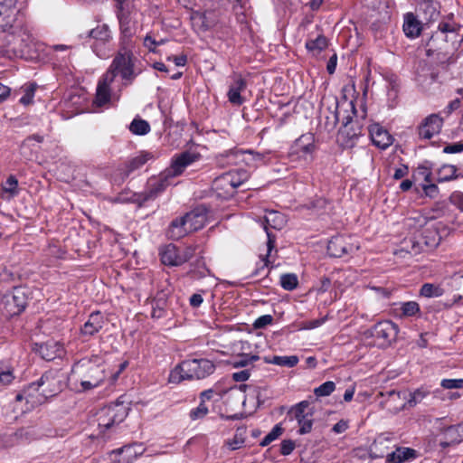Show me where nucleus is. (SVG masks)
Listing matches in <instances>:
<instances>
[{"instance_id": "obj_12", "label": "nucleus", "mask_w": 463, "mask_h": 463, "mask_svg": "<svg viewBox=\"0 0 463 463\" xmlns=\"http://www.w3.org/2000/svg\"><path fill=\"white\" fill-rule=\"evenodd\" d=\"M359 249L353 236L337 235L333 237L327 244V252L331 257L341 258L345 255L353 254Z\"/></svg>"}, {"instance_id": "obj_14", "label": "nucleus", "mask_w": 463, "mask_h": 463, "mask_svg": "<svg viewBox=\"0 0 463 463\" xmlns=\"http://www.w3.org/2000/svg\"><path fill=\"white\" fill-rule=\"evenodd\" d=\"M32 42L31 34L24 28H16L6 36L9 51L14 55H23L24 48Z\"/></svg>"}, {"instance_id": "obj_52", "label": "nucleus", "mask_w": 463, "mask_h": 463, "mask_svg": "<svg viewBox=\"0 0 463 463\" xmlns=\"http://www.w3.org/2000/svg\"><path fill=\"white\" fill-rule=\"evenodd\" d=\"M450 203L460 212H463V193L460 191L453 192L449 196Z\"/></svg>"}, {"instance_id": "obj_10", "label": "nucleus", "mask_w": 463, "mask_h": 463, "mask_svg": "<svg viewBox=\"0 0 463 463\" xmlns=\"http://www.w3.org/2000/svg\"><path fill=\"white\" fill-rule=\"evenodd\" d=\"M194 249L186 247L179 249L175 244H168L160 250V259L164 265L180 266L193 258Z\"/></svg>"}, {"instance_id": "obj_39", "label": "nucleus", "mask_w": 463, "mask_h": 463, "mask_svg": "<svg viewBox=\"0 0 463 463\" xmlns=\"http://www.w3.org/2000/svg\"><path fill=\"white\" fill-rule=\"evenodd\" d=\"M428 392L425 391L424 389H417L416 391H414L413 392L410 393V398L408 399L407 402L402 404L401 406V410H403L405 409L406 405H408L409 407H414L416 406L419 402H420L427 395H428Z\"/></svg>"}, {"instance_id": "obj_32", "label": "nucleus", "mask_w": 463, "mask_h": 463, "mask_svg": "<svg viewBox=\"0 0 463 463\" xmlns=\"http://www.w3.org/2000/svg\"><path fill=\"white\" fill-rule=\"evenodd\" d=\"M264 362L266 364H276L279 366H284L292 368L296 366L298 363V357L297 355H289V356H279L274 355L273 357H264Z\"/></svg>"}, {"instance_id": "obj_55", "label": "nucleus", "mask_w": 463, "mask_h": 463, "mask_svg": "<svg viewBox=\"0 0 463 463\" xmlns=\"http://www.w3.org/2000/svg\"><path fill=\"white\" fill-rule=\"evenodd\" d=\"M34 97V88L33 86H28L24 90V95L20 99V103L23 105H29L33 102Z\"/></svg>"}, {"instance_id": "obj_16", "label": "nucleus", "mask_w": 463, "mask_h": 463, "mask_svg": "<svg viewBox=\"0 0 463 463\" xmlns=\"http://www.w3.org/2000/svg\"><path fill=\"white\" fill-rule=\"evenodd\" d=\"M200 155L198 153L189 151L181 153L173 159L167 175L177 176L182 175L187 166L198 161Z\"/></svg>"}, {"instance_id": "obj_13", "label": "nucleus", "mask_w": 463, "mask_h": 463, "mask_svg": "<svg viewBox=\"0 0 463 463\" xmlns=\"http://www.w3.org/2000/svg\"><path fill=\"white\" fill-rule=\"evenodd\" d=\"M315 149L314 137L311 134H304L293 143L289 156L307 161L312 157Z\"/></svg>"}, {"instance_id": "obj_31", "label": "nucleus", "mask_w": 463, "mask_h": 463, "mask_svg": "<svg viewBox=\"0 0 463 463\" xmlns=\"http://www.w3.org/2000/svg\"><path fill=\"white\" fill-rule=\"evenodd\" d=\"M3 197L6 200H11L18 195L19 187L18 180L14 175H10L6 181L2 184Z\"/></svg>"}, {"instance_id": "obj_58", "label": "nucleus", "mask_w": 463, "mask_h": 463, "mask_svg": "<svg viewBox=\"0 0 463 463\" xmlns=\"http://www.w3.org/2000/svg\"><path fill=\"white\" fill-rule=\"evenodd\" d=\"M463 151V142L452 143L447 145L443 148V152L446 154H456Z\"/></svg>"}, {"instance_id": "obj_22", "label": "nucleus", "mask_w": 463, "mask_h": 463, "mask_svg": "<svg viewBox=\"0 0 463 463\" xmlns=\"http://www.w3.org/2000/svg\"><path fill=\"white\" fill-rule=\"evenodd\" d=\"M114 82V80H109L107 79V74L104 73L103 76L99 80L97 90H96V97L94 103L98 107H102L108 104L111 99V89L110 85Z\"/></svg>"}, {"instance_id": "obj_29", "label": "nucleus", "mask_w": 463, "mask_h": 463, "mask_svg": "<svg viewBox=\"0 0 463 463\" xmlns=\"http://www.w3.org/2000/svg\"><path fill=\"white\" fill-rule=\"evenodd\" d=\"M392 439L385 434L379 435L371 446V450L377 458L384 457L385 453L391 449Z\"/></svg>"}, {"instance_id": "obj_19", "label": "nucleus", "mask_w": 463, "mask_h": 463, "mask_svg": "<svg viewBox=\"0 0 463 463\" xmlns=\"http://www.w3.org/2000/svg\"><path fill=\"white\" fill-rule=\"evenodd\" d=\"M350 123L351 118L346 117L345 121H344V128L339 130L337 137V141L345 148L354 146L357 139L361 136V129H354L352 126H349Z\"/></svg>"}, {"instance_id": "obj_57", "label": "nucleus", "mask_w": 463, "mask_h": 463, "mask_svg": "<svg viewBox=\"0 0 463 463\" xmlns=\"http://www.w3.org/2000/svg\"><path fill=\"white\" fill-rule=\"evenodd\" d=\"M48 373L52 375V378L43 386L39 388L38 392H42L43 390H48V389L54 390L52 392V394L48 396V397H52L57 393V392L59 391V387L56 386V383H55L56 381H55V378L53 377V374L52 373Z\"/></svg>"}, {"instance_id": "obj_49", "label": "nucleus", "mask_w": 463, "mask_h": 463, "mask_svg": "<svg viewBox=\"0 0 463 463\" xmlns=\"http://www.w3.org/2000/svg\"><path fill=\"white\" fill-rule=\"evenodd\" d=\"M14 379L13 370L0 369V387H5L10 384Z\"/></svg>"}, {"instance_id": "obj_62", "label": "nucleus", "mask_w": 463, "mask_h": 463, "mask_svg": "<svg viewBox=\"0 0 463 463\" xmlns=\"http://www.w3.org/2000/svg\"><path fill=\"white\" fill-rule=\"evenodd\" d=\"M249 377H250V371L247 369L232 373V379L235 382H245L249 379Z\"/></svg>"}, {"instance_id": "obj_15", "label": "nucleus", "mask_w": 463, "mask_h": 463, "mask_svg": "<svg viewBox=\"0 0 463 463\" xmlns=\"http://www.w3.org/2000/svg\"><path fill=\"white\" fill-rule=\"evenodd\" d=\"M119 21V47L135 48L133 36L136 33L135 25L131 22L128 15L125 14L122 11L118 14Z\"/></svg>"}, {"instance_id": "obj_6", "label": "nucleus", "mask_w": 463, "mask_h": 463, "mask_svg": "<svg viewBox=\"0 0 463 463\" xmlns=\"http://www.w3.org/2000/svg\"><path fill=\"white\" fill-rule=\"evenodd\" d=\"M286 222L287 221L284 214L279 212L269 211L265 214L262 225L266 232L268 240L267 252L264 255H260V260L262 263L261 269L269 267L271 262L269 260L272 257L271 252L275 249L276 235L273 234L271 230L274 229L279 231L285 226Z\"/></svg>"}, {"instance_id": "obj_4", "label": "nucleus", "mask_w": 463, "mask_h": 463, "mask_svg": "<svg viewBox=\"0 0 463 463\" xmlns=\"http://www.w3.org/2000/svg\"><path fill=\"white\" fill-rule=\"evenodd\" d=\"M215 370L214 364L208 359H191L183 361L170 374L171 382L184 379H203Z\"/></svg>"}, {"instance_id": "obj_1", "label": "nucleus", "mask_w": 463, "mask_h": 463, "mask_svg": "<svg viewBox=\"0 0 463 463\" xmlns=\"http://www.w3.org/2000/svg\"><path fill=\"white\" fill-rule=\"evenodd\" d=\"M106 377L105 366L98 357L82 358L73 364L68 384L74 392H82L100 386Z\"/></svg>"}, {"instance_id": "obj_18", "label": "nucleus", "mask_w": 463, "mask_h": 463, "mask_svg": "<svg viewBox=\"0 0 463 463\" xmlns=\"http://www.w3.org/2000/svg\"><path fill=\"white\" fill-rule=\"evenodd\" d=\"M443 124V119L437 114L427 117L419 127V136L424 139H430L439 134Z\"/></svg>"}, {"instance_id": "obj_54", "label": "nucleus", "mask_w": 463, "mask_h": 463, "mask_svg": "<svg viewBox=\"0 0 463 463\" xmlns=\"http://www.w3.org/2000/svg\"><path fill=\"white\" fill-rule=\"evenodd\" d=\"M326 320V317L317 318V319H312L308 321H305L301 325V328L305 330H311L315 329L317 327H319L322 326Z\"/></svg>"}, {"instance_id": "obj_38", "label": "nucleus", "mask_w": 463, "mask_h": 463, "mask_svg": "<svg viewBox=\"0 0 463 463\" xmlns=\"http://www.w3.org/2000/svg\"><path fill=\"white\" fill-rule=\"evenodd\" d=\"M280 286L285 290H294L298 285V279L294 273H287L280 276Z\"/></svg>"}, {"instance_id": "obj_46", "label": "nucleus", "mask_w": 463, "mask_h": 463, "mask_svg": "<svg viewBox=\"0 0 463 463\" xmlns=\"http://www.w3.org/2000/svg\"><path fill=\"white\" fill-rule=\"evenodd\" d=\"M238 156H239L238 152L228 151V152L219 156L218 163L220 165H222V166L225 165H234L237 163Z\"/></svg>"}, {"instance_id": "obj_45", "label": "nucleus", "mask_w": 463, "mask_h": 463, "mask_svg": "<svg viewBox=\"0 0 463 463\" xmlns=\"http://www.w3.org/2000/svg\"><path fill=\"white\" fill-rule=\"evenodd\" d=\"M260 359L259 355L243 354L233 361L234 367H245Z\"/></svg>"}, {"instance_id": "obj_33", "label": "nucleus", "mask_w": 463, "mask_h": 463, "mask_svg": "<svg viewBox=\"0 0 463 463\" xmlns=\"http://www.w3.org/2000/svg\"><path fill=\"white\" fill-rule=\"evenodd\" d=\"M421 250H422V246L420 242H418L412 239H409V240H404L402 241L401 249L398 250L397 251H395V254L400 255L402 257L403 256L402 255L403 252L408 253L410 255H417Z\"/></svg>"}, {"instance_id": "obj_26", "label": "nucleus", "mask_w": 463, "mask_h": 463, "mask_svg": "<svg viewBox=\"0 0 463 463\" xmlns=\"http://www.w3.org/2000/svg\"><path fill=\"white\" fill-rule=\"evenodd\" d=\"M190 232L186 225L184 216L174 219L167 229V236L171 240H180L186 236Z\"/></svg>"}, {"instance_id": "obj_8", "label": "nucleus", "mask_w": 463, "mask_h": 463, "mask_svg": "<svg viewBox=\"0 0 463 463\" xmlns=\"http://www.w3.org/2000/svg\"><path fill=\"white\" fill-rule=\"evenodd\" d=\"M93 42L91 48L96 55L101 59L108 58L111 52L109 43L112 40V33L109 27L103 24L91 29L88 34Z\"/></svg>"}, {"instance_id": "obj_37", "label": "nucleus", "mask_w": 463, "mask_h": 463, "mask_svg": "<svg viewBox=\"0 0 463 463\" xmlns=\"http://www.w3.org/2000/svg\"><path fill=\"white\" fill-rule=\"evenodd\" d=\"M12 300L14 305L17 307L16 312L23 311L26 305L25 292L22 288H15L13 292Z\"/></svg>"}, {"instance_id": "obj_63", "label": "nucleus", "mask_w": 463, "mask_h": 463, "mask_svg": "<svg viewBox=\"0 0 463 463\" xmlns=\"http://www.w3.org/2000/svg\"><path fill=\"white\" fill-rule=\"evenodd\" d=\"M168 61H172L176 66H184L187 62L186 55L170 56L167 58Z\"/></svg>"}, {"instance_id": "obj_21", "label": "nucleus", "mask_w": 463, "mask_h": 463, "mask_svg": "<svg viewBox=\"0 0 463 463\" xmlns=\"http://www.w3.org/2000/svg\"><path fill=\"white\" fill-rule=\"evenodd\" d=\"M190 232L202 229L207 222V210L199 206L184 215Z\"/></svg>"}, {"instance_id": "obj_44", "label": "nucleus", "mask_w": 463, "mask_h": 463, "mask_svg": "<svg viewBox=\"0 0 463 463\" xmlns=\"http://www.w3.org/2000/svg\"><path fill=\"white\" fill-rule=\"evenodd\" d=\"M442 289L439 286L430 283H425L421 286L420 295L426 298L439 297L442 295Z\"/></svg>"}, {"instance_id": "obj_11", "label": "nucleus", "mask_w": 463, "mask_h": 463, "mask_svg": "<svg viewBox=\"0 0 463 463\" xmlns=\"http://www.w3.org/2000/svg\"><path fill=\"white\" fill-rule=\"evenodd\" d=\"M398 326L390 320H383L375 324L370 330L374 338V345L379 347H387L396 339Z\"/></svg>"}, {"instance_id": "obj_3", "label": "nucleus", "mask_w": 463, "mask_h": 463, "mask_svg": "<svg viewBox=\"0 0 463 463\" xmlns=\"http://www.w3.org/2000/svg\"><path fill=\"white\" fill-rule=\"evenodd\" d=\"M128 413V408L122 402H117L101 408L97 413L99 434L109 438L116 432L117 427L124 421Z\"/></svg>"}, {"instance_id": "obj_42", "label": "nucleus", "mask_w": 463, "mask_h": 463, "mask_svg": "<svg viewBox=\"0 0 463 463\" xmlns=\"http://www.w3.org/2000/svg\"><path fill=\"white\" fill-rule=\"evenodd\" d=\"M194 24L200 26L203 31L208 30L213 25V21H210L207 16V13H195L192 17Z\"/></svg>"}, {"instance_id": "obj_41", "label": "nucleus", "mask_w": 463, "mask_h": 463, "mask_svg": "<svg viewBox=\"0 0 463 463\" xmlns=\"http://www.w3.org/2000/svg\"><path fill=\"white\" fill-rule=\"evenodd\" d=\"M337 109H338V103L335 102V109L329 110L328 114L326 115V117H325V118H326L325 126L328 131L333 130L336 127V125L339 121V112H338Z\"/></svg>"}, {"instance_id": "obj_47", "label": "nucleus", "mask_w": 463, "mask_h": 463, "mask_svg": "<svg viewBox=\"0 0 463 463\" xmlns=\"http://www.w3.org/2000/svg\"><path fill=\"white\" fill-rule=\"evenodd\" d=\"M283 432V429L280 426V424H277L273 427L271 431L264 437V439L261 440L260 445L261 446H268L270 442L277 439Z\"/></svg>"}, {"instance_id": "obj_50", "label": "nucleus", "mask_w": 463, "mask_h": 463, "mask_svg": "<svg viewBox=\"0 0 463 463\" xmlns=\"http://www.w3.org/2000/svg\"><path fill=\"white\" fill-rule=\"evenodd\" d=\"M440 385L445 389H462L463 379H443Z\"/></svg>"}, {"instance_id": "obj_43", "label": "nucleus", "mask_w": 463, "mask_h": 463, "mask_svg": "<svg viewBox=\"0 0 463 463\" xmlns=\"http://www.w3.org/2000/svg\"><path fill=\"white\" fill-rule=\"evenodd\" d=\"M335 390V383L333 381H327L315 388L314 394L317 397H326L329 396Z\"/></svg>"}, {"instance_id": "obj_24", "label": "nucleus", "mask_w": 463, "mask_h": 463, "mask_svg": "<svg viewBox=\"0 0 463 463\" xmlns=\"http://www.w3.org/2000/svg\"><path fill=\"white\" fill-rule=\"evenodd\" d=\"M417 458V451L411 448L397 447L395 450L386 454V463H404Z\"/></svg>"}, {"instance_id": "obj_48", "label": "nucleus", "mask_w": 463, "mask_h": 463, "mask_svg": "<svg viewBox=\"0 0 463 463\" xmlns=\"http://www.w3.org/2000/svg\"><path fill=\"white\" fill-rule=\"evenodd\" d=\"M208 411V407L204 403L200 402L196 408L191 410L189 416L192 420H196L204 418Z\"/></svg>"}, {"instance_id": "obj_53", "label": "nucleus", "mask_w": 463, "mask_h": 463, "mask_svg": "<svg viewBox=\"0 0 463 463\" xmlns=\"http://www.w3.org/2000/svg\"><path fill=\"white\" fill-rule=\"evenodd\" d=\"M273 321L271 315H263L259 317L253 323V327L256 329L264 328L268 325H270Z\"/></svg>"}, {"instance_id": "obj_64", "label": "nucleus", "mask_w": 463, "mask_h": 463, "mask_svg": "<svg viewBox=\"0 0 463 463\" xmlns=\"http://www.w3.org/2000/svg\"><path fill=\"white\" fill-rule=\"evenodd\" d=\"M17 0H0V9L3 10V14L9 9L15 6Z\"/></svg>"}, {"instance_id": "obj_23", "label": "nucleus", "mask_w": 463, "mask_h": 463, "mask_svg": "<svg viewBox=\"0 0 463 463\" xmlns=\"http://www.w3.org/2000/svg\"><path fill=\"white\" fill-rule=\"evenodd\" d=\"M105 318L100 312H92L82 326L80 332L83 335L92 336L104 326Z\"/></svg>"}, {"instance_id": "obj_17", "label": "nucleus", "mask_w": 463, "mask_h": 463, "mask_svg": "<svg viewBox=\"0 0 463 463\" xmlns=\"http://www.w3.org/2000/svg\"><path fill=\"white\" fill-rule=\"evenodd\" d=\"M369 134L373 144L380 149H386L393 142L392 135L378 123L370 125Z\"/></svg>"}, {"instance_id": "obj_36", "label": "nucleus", "mask_w": 463, "mask_h": 463, "mask_svg": "<svg viewBox=\"0 0 463 463\" xmlns=\"http://www.w3.org/2000/svg\"><path fill=\"white\" fill-rule=\"evenodd\" d=\"M129 130L135 135H146L150 131V125L141 118H135L130 123Z\"/></svg>"}, {"instance_id": "obj_27", "label": "nucleus", "mask_w": 463, "mask_h": 463, "mask_svg": "<svg viewBox=\"0 0 463 463\" xmlns=\"http://www.w3.org/2000/svg\"><path fill=\"white\" fill-rule=\"evenodd\" d=\"M153 158V156L149 152L142 151L137 156L131 158L126 164V169L124 171V175L122 180L127 178L132 172L139 169L143 166L147 161Z\"/></svg>"}, {"instance_id": "obj_25", "label": "nucleus", "mask_w": 463, "mask_h": 463, "mask_svg": "<svg viewBox=\"0 0 463 463\" xmlns=\"http://www.w3.org/2000/svg\"><path fill=\"white\" fill-rule=\"evenodd\" d=\"M246 87L245 80L241 76H236L228 91L229 101L234 105H241L244 99L241 96V92L244 91Z\"/></svg>"}, {"instance_id": "obj_34", "label": "nucleus", "mask_w": 463, "mask_h": 463, "mask_svg": "<svg viewBox=\"0 0 463 463\" xmlns=\"http://www.w3.org/2000/svg\"><path fill=\"white\" fill-rule=\"evenodd\" d=\"M399 310L401 317H414L420 313V305L415 301L402 302Z\"/></svg>"}, {"instance_id": "obj_56", "label": "nucleus", "mask_w": 463, "mask_h": 463, "mask_svg": "<svg viewBox=\"0 0 463 463\" xmlns=\"http://www.w3.org/2000/svg\"><path fill=\"white\" fill-rule=\"evenodd\" d=\"M452 287L458 291V297H463V275H455L451 280Z\"/></svg>"}, {"instance_id": "obj_35", "label": "nucleus", "mask_w": 463, "mask_h": 463, "mask_svg": "<svg viewBox=\"0 0 463 463\" xmlns=\"http://www.w3.org/2000/svg\"><path fill=\"white\" fill-rule=\"evenodd\" d=\"M328 45L327 39L323 35L319 34L314 40H307L306 43V48L310 52H320L325 50Z\"/></svg>"}, {"instance_id": "obj_2", "label": "nucleus", "mask_w": 463, "mask_h": 463, "mask_svg": "<svg viewBox=\"0 0 463 463\" xmlns=\"http://www.w3.org/2000/svg\"><path fill=\"white\" fill-rule=\"evenodd\" d=\"M133 48L119 47L109 69L105 72L109 80H115L119 75L125 85L131 84L141 70L137 67V59L134 56Z\"/></svg>"}, {"instance_id": "obj_61", "label": "nucleus", "mask_w": 463, "mask_h": 463, "mask_svg": "<svg viewBox=\"0 0 463 463\" xmlns=\"http://www.w3.org/2000/svg\"><path fill=\"white\" fill-rule=\"evenodd\" d=\"M425 194L429 197H435L439 193V188L435 184H428L422 186Z\"/></svg>"}, {"instance_id": "obj_20", "label": "nucleus", "mask_w": 463, "mask_h": 463, "mask_svg": "<svg viewBox=\"0 0 463 463\" xmlns=\"http://www.w3.org/2000/svg\"><path fill=\"white\" fill-rule=\"evenodd\" d=\"M165 187L166 181L163 178L152 179L148 182L147 189L137 195V201L139 205H144L146 202L155 200Z\"/></svg>"}, {"instance_id": "obj_30", "label": "nucleus", "mask_w": 463, "mask_h": 463, "mask_svg": "<svg viewBox=\"0 0 463 463\" xmlns=\"http://www.w3.org/2000/svg\"><path fill=\"white\" fill-rule=\"evenodd\" d=\"M403 32L410 38H416L420 34V23L416 19L412 13L405 14L403 23Z\"/></svg>"}, {"instance_id": "obj_60", "label": "nucleus", "mask_w": 463, "mask_h": 463, "mask_svg": "<svg viewBox=\"0 0 463 463\" xmlns=\"http://www.w3.org/2000/svg\"><path fill=\"white\" fill-rule=\"evenodd\" d=\"M144 46L151 52H156V47L157 46V41L152 38L151 35L146 34L144 38Z\"/></svg>"}, {"instance_id": "obj_51", "label": "nucleus", "mask_w": 463, "mask_h": 463, "mask_svg": "<svg viewBox=\"0 0 463 463\" xmlns=\"http://www.w3.org/2000/svg\"><path fill=\"white\" fill-rule=\"evenodd\" d=\"M460 25L456 23H449V22H440L439 24L438 29L441 33H456L460 29Z\"/></svg>"}, {"instance_id": "obj_7", "label": "nucleus", "mask_w": 463, "mask_h": 463, "mask_svg": "<svg viewBox=\"0 0 463 463\" xmlns=\"http://www.w3.org/2000/svg\"><path fill=\"white\" fill-rule=\"evenodd\" d=\"M51 378V374L43 373L37 382L30 383L21 393H18L16 395V401L25 400L31 407L43 403L54 390H43L42 392H38V391L39 388L48 383Z\"/></svg>"}, {"instance_id": "obj_9", "label": "nucleus", "mask_w": 463, "mask_h": 463, "mask_svg": "<svg viewBox=\"0 0 463 463\" xmlns=\"http://www.w3.org/2000/svg\"><path fill=\"white\" fill-rule=\"evenodd\" d=\"M288 416L290 420L298 421L299 434H307L312 430L314 409L310 407L308 401H302L292 406L288 412Z\"/></svg>"}, {"instance_id": "obj_5", "label": "nucleus", "mask_w": 463, "mask_h": 463, "mask_svg": "<svg viewBox=\"0 0 463 463\" xmlns=\"http://www.w3.org/2000/svg\"><path fill=\"white\" fill-rule=\"evenodd\" d=\"M249 177V173L243 169L229 171L213 180V189L218 197L228 199L234 194L236 188L244 184Z\"/></svg>"}, {"instance_id": "obj_59", "label": "nucleus", "mask_w": 463, "mask_h": 463, "mask_svg": "<svg viewBox=\"0 0 463 463\" xmlns=\"http://www.w3.org/2000/svg\"><path fill=\"white\" fill-rule=\"evenodd\" d=\"M295 449V443L290 439L281 442L280 452L282 455H289Z\"/></svg>"}, {"instance_id": "obj_40", "label": "nucleus", "mask_w": 463, "mask_h": 463, "mask_svg": "<svg viewBox=\"0 0 463 463\" xmlns=\"http://www.w3.org/2000/svg\"><path fill=\"white\" fill-rule=\"evenodd\" d=\"M457 168L452 165H443L438 173V182H447L456 178Z\"/></svg>"}, {"instance_id": "obj_28", "label": "nucleus", "mask_w": 463, "mask_h": 463, "mask_svg": "<svg viewBox=\"0 0 463 463\" xmlns=\"http://www.w3.org/2000/svg\"><path fill=\"white\" fill-rule=\"evenodd\" d=\"M39 354L46 361H52L57 356H61L63 349L62 346L54 341H48L39 347Z\"/></svg>"}]
</instances>
